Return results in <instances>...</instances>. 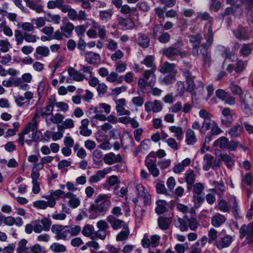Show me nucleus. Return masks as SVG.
Wrapping results in <instances>:
<instances>
[{"label": "nucleus", "instance_id": "f257e3e1", "mask_svg": "<svg viewBox=\"0 0 253 253\" xmlns=\"http://www.w3.org/2000/svg\"><path fill=\"white\" fill-rule=\"evenodd\" d=\"M136 197L132 200L135 205V212L137 211V206H139L140 200H142L144 206H150L151 204V196L146 188L141 183L137 184L135 186Z\"/></svg>", "mask_w": 253, "mask_h": 253}, {"label": "nucleus", "instance_id": "f03ea898", "mask_svg": "<svg viewBox=\"0 0 253 253\" xmlns=\"http://www.w3.org/2000/svg\"><path fill=\"white\" fill-rule=\"evenodd\" d=\"M95 202L96 204H93L90 207L91 212H105L111 204L106 194H99L95 199Z\"/></svg>", "mask_w": 253, "mask_h": 253}, {"label": "nucleus", "instance_id": "7ed1b4c3", "mask_svg": "<svg viewBox=\"0 0 253 253\" xmlns=\"http://www.w3.org/2000/svg\"><path fill=\"white\" fill-rule=\"evenodd\" d=\"M156 67H154L150 70H146L144 72L143 78H140L138 80V85L141 89H144L147 86L153 87L156 82V76L155 72Z\"/></svg>", "mask_w": 253, "mask_h": 253}, {"label": "nucleus", "instance_id": "20e7f679", "mask_svg": "<svg viewBox=\"0 0 253 253\" xmlns=\"http://www.w3.org/2000/svg\"><path fill=\"white\" fill-rule=\"evenodd\" d=\"M207 43L202 44L201 45L200 53L204 65H210L211 61V57L210 52L208 50V46H210L213 40V33L211 27H209L208 30V34L206 37Z\"/></svg>", "mask_w": 253, "mask_h": 253}, {"label": "nucleus", "instance_id": "39448f33", "mask_svg": "<svg viewBox=\"0 0 253 253\" xmlns=\"http://www.w3.org/2000/svg\"><path fill=\"white\" fill-rule=\"evenodd\" d=\"M32 223L34 226V231L37 233H40L42 231H49L51 225V221L48 218L43 217L41 220L32 221Z\"/></svg>", "mask_w": 253, "mask_h": 253}, {"label": "nucleus", "instance_id": "423d86ee", "mask_svg": "<svg viewBox=\"0 0 253 253\" xmlns=\"http://www.w3.org/2000/svg\"><path fill=\"white\" fill-rule=\"evenodd\" d=\"M51 232L55 234L56 240H67L70 238L68 235L67 226L59 224L52 225L51 228Z\"/></svg>", "mask_w": 253, "mask_h": 253}, {"label": "nucleus", "instance_id": "0eeeda50", "mask_svg": "<svg viewBox=\"0 0 253 253\" xmlns=\"http://www.w3.org/2000/svg\"><path fill=\"white\" fill-rule=\"evenodd\" d=\"M240 237L241 239L246 237L247 243L252 244L253 243V224L250 223L248 225H242L239 229Z\"/></svg>", "mask_w": 253, "mask_h": 253}, {"label": "nucleus", "instance_id": "6e6552de", "mask_svg": "<svg viewBox=\"0 0 253 253\" xmlns=\"http://www.w3.org/2000/svg\"><path fill=\"white\" fill-rule=\"evenodd\" d=\"M160 239L161 236L158 235H153L149 238L145 234L141 240V245L144 248H156L160 245Z\"/></svg>", "mask_w": 253, "mask_h": 253}, {"label": "nucleus", "instance_id": "1a4fd4ad", "mask_svg": "<svg viewBox=\"0 0 253 253\" xmlns=\"http://www.w3.org/2000/svg\"><path fill=\"white\" fill-rule=\"evenodd\" d=\"M163 54L170 60H174L175 56L179 55L181 58L186 57L188 54L186 51H181L178 48L169 47L163 51Z\"/></svg>", "mask_w": 253, "mask_h": 253}, {"label": "nucleus", "instance_id": "9d476101", "mask_svg": "<svg viewBox=\"0 0 253 253\" xmlns=\"http://www.w3.org/2000/svg\"><path fill=\"white\" fill-rule=\"evenodd\" d=\"M34 98V93L30 91H27L24 93V96L17 95L15 97V101L19 107L28 106L30 100Z\"/></svg>", "mask_w": 253, "mask_h": 253}, {"label": "nucleus", "instance_id": "9b49d317", "mask_svg": "<svg viewBox=\"0 0 253 253\" xmlns=\"http://www.w3.org/2000/svg\"><path fill=\"white\" fill-rule=\"evenodd\" d=\"M112 170V169L111 167H107L102 170L97 171L95 174L89 177V183L90 184L98 183L102 179L104 178L107 174L110 173Z\"/></svg>", "mask_w": 253, "mask_h": 253}, {"label": "nucleus", "instance_id": "f8f14e48", "mask_svg": "<svg viewBox=\"0 0 253 253\" xmlns=\"http://www.w3.org/2000/svg\"><path fill=\"white\" fill-rule=\"evenodd\" d=\"M221 122L226 126H229L234 121L233 114L229 108H224L222 110Z\"/></svg>", "mask_w": 253, "mask_h": 253}, {"label": "nucleus", "instance_id": "ddd939ff", "mask_svg": "<svg viewBox=\"0 0 253 253\" xmlns=\"http://www.w3.org/2000/svg\"><path fill=\"white\" fill-rule=\"evenodd\" d=\"M84 56L85 61L90 65H96L101 61L100 55L93 51H86L84 53Z\"/></svg>", "mask_w": 253, "mask_h": 253}, {"label": "nucleus", "instance_id": "4468645a", "mask_svg": "<svg viewBox=\"0 0 253 253\" xmlns=\"http://www.w3.org/2000/svg\"><path fill=\"white\" fill-rule=\"evenodd\" d=\"M115 102L116 105V110L118 116L130 115V111L125 109V107L126 105V100L125 98L117 99Z\"/></svg>", "mask_w": 253, "mask_h": 253}, {"label": "nucleus", "instance_id": "2eb2a0df", "mask_svg": "<svg viewBox=\"0 0 253 253\" xmlns=\"http://www.w3.org/2000/svg\"><path fill=\"white\" fill-rule=\"evenodd\" d=\"M66 193L64 191L61 189L56 190L55 191L51 190L49 195H44L42 197L49 201L53 200L54 202V206L56 204V200L59 199H65Z\"/></svg>", "mask_w": 253, "mask_h": 253}, {"label": "nucleus", "instance_id": "dca6fc26", "mask_svg": "<svg viewBox=\"0 0 253 253\" xmlns=\"http://www.w3.org/2000/svg\"><path fill=\"white\" fill-rule=\"evenodd\" d=\"M233 242V238L231 236L227 235L220 238L217 242H215V246L219 250L229 247Z\"/></svg>", "mask_w": 253, "mask_h": 253}, {"label": "nucleus", "instance_id": "f3484780", "mask_svg": "<svg viewBox=\"0 0 253 253\" xmlns=\"http://www.w3.org/2000/svg\"><path fill=\"white\" fill-rule=\"evenodd\" d=\"M145 110L149 112L152 111L153 113H158L162 109V105L159 100H155L154 102H147L144 105Z\"/></svg>", "mask_w": 253, "mask_h": 253}, {"label": "nucleus", "instance_id": "a211bd4d", "mask_svg": "<svg viewBox=\"0 0 253 253\" xmlns=\"http://www.w3.org/2000/svg\"><path fill=\"white\" fill-rule=\"evenodd\" d=\"M106 219L107 221L111 224L113 229L114 230L118 229L121 227H123V229L125 227H127L126 224L123 220L119 219L113 215H109L107 216Z\"/></svg>", "mask_w": 253, "mask_h": 253}, {"label": "nucleus", "instance_id": "6ab92c4d", "mask_svg": "<svg viewBox=\"0 0 253 253\" xmlns=\"http://www.w3.org/2000/svg\"><path fill=\"white\" fill-rule=\"evenodd\" d=\"M65 198H68V205L72 209L77 208L81 204V201L78 196L72 192H68L66 193Z\"/></svg>", "mask_w": 253, "mask_h": 253}, {"label": "nucleus", "instance_id": "aec40b11", "mask_svg": "<svg viewBox=\"0 0 253 253\" xmlns=\"http://www.w3.org/2000/svg\"><path fill=\"white\" fill-rule=\"evenodd\" d=\"M145 166L153 177H157L159 175L160 171L157 167L155 160H151L148 159L147 160H145Z\"/></svg>", "mask_w": 253, "mask_h": 253}, {"label": "nucleus", "instance_id": "412c9836", "mask_svg": "<svg viewBox=\"0 0 253 253\" xmlns=\"http://www.w3.org/2000/svg\"><path fill=\"white\" fill-rule=\"evenodd\" d=\"M182 76L185 78L186 82L188 84V88L193 89L195 84L194 82V77L192 76V73L187 69H181Z\"/></svg>", "mask_w": 253, "mask_h": 253}, {"label": "nucleus", "instance_id": "4be33fe9", "mask_svg": "<svg viewBox=\"0 0 253 253\" xmlns=\"http://www.w3.org/2000/svg\"><path fill=\"white\" fill-rule=\"evenodd\" d=\"M60 29L65 38H70L73 36V31L75 29V26L71 22H68L61 26Z\"/></svg>", "mask_w": 253, "mask_h": 253}, {"label": "nucleus", "instance_id": "5701e85b", "mask_svg": "<svg viewBox=\"0 0 253 253\" xmlns=\"http://www.w3.org/2000/svg\"><path fill=\"white\" fill-rule=\"evenodd\" d=\"M202 39V37L201 34L190 36V41L193 44L192 53L195 56L199 55L198 49L197 46L201 43Z\"/></svg>", "mask_w": 253, "mask_h": 253}, {"label": "nucleus", "instance_id": "b1692460", "mask_svg": "<svg viewBox=\"0 0 253 253\" xmlns=\"http://www.w3.org/2000/svg\"><path fill=\"white\" fill-rule=\"evenodd\" d=\"M226 220V217L220 214L219 213H216L211 218V225L216 228L221 226Z\"/></svg>", "mask_w": 253, "mask_h": 253}, {"label": "nucleus", "instance_id": "393cba45", "mask_svg": "<svg viewBox=\"0 0 253 253\" xmlns=\"http://www.w3.org/2000/svg\"><path fill=\"white\" fill-rule=\"evenodd\" d=\"M175 67L174 64L166 62L162 65L160 69V72L163 74H177V71L175 69Z\"/></svg>", "mask_w": 253, "mask_h": 253}, {"label": "nucleus", "instance_id": "a878e982", "mask_svg": "<svg viewBox=\"0 0 253 253\" xmlns=\"http://www.w3.org/2000/svg\"><path fill=\"white\" fill-rule=\"evenodd\" d=\"M185 143L188 145H193L197 141V138L194 130L188 128L185 132Z\"/></svg>", "mask_w": 253, "mask_h": 253}, {"label": "nucleus", "instance_id": "bb28decb", "mask_svg": "<svg viewBox=\"0 0 253 253\" xmlns=\"http://www.w3.org/2000/svg\"><path fill=\"white\" fill-rule=\"evenodd\" d=\"M33 206L38 209L44 210L47 207L53 208L54 207V202L53 200L47 201L43 200H38L33 203Z\"/></svg>", "mask_w": 253, "mask_h": 253}, {"label": "nucleus", "instance_id": "cd10ccee", "mask_svg": "<svg viewBox=\"0 0 253 253\" xmlns=\"http://www.w3.org/2000/svg\"><path fill=\"white\" fill-rule=\"evenodd\" d=\"M69 75L73 80L77 82H81L85 78V75L75 70L73 67H70L67 70Z\"/></svg>", "mask_w": 253, "mask_h": 253}, {"label": "nucleus", "instance_id": "c85d7f7f", "mask_svg": "<svg viewBox=\"0 0 253 253\" xmlns=\"http://www.w3.org/2000/svg\"><path fill=\"white\" fill-rule=\"evenodd\" d=\"M113 14V11L111 9L101 10L99 13V18L103 23H107L111 20Z\"/></svg>", "mask_w": 253, "mask_h": 253}, {"label": "nucleus", "instance_id": "c756f323", "mask_svg": "<svg viewBox=\"0 0 253 253\" xmlns=\"http://www.w3.org/2000/svg\"><path fill=\"white\" fill-rule=\"evenodd\" d=\"M106 80L115 84H121L123 81V76H119L115 71H112L107 77Z\"/></svg>", "mask_w": 253, "mask_h": 253}, {"label": "nucleus", "instance_id": "7c9ffc66", "mask_svg": "<svg viewBox=\"0 0 253 253\" xmlns=\"http://www.w3.org/2000/svg\"><path fill=\"white\" fill-rule=\"evenodd\" d=\"M243 131V126L239 124H236L229 130L228 133L231 137L236 138L240 136Z\"/></svg>", "mask_w": 253, "mask_h": 253}, {"label": "nucleus", "instance_id": "2f4dec72", "mask_svg": "<svg viewBox=\"0 0 253 253\" xmlns=\"http://www.w3.org/2000/svg\"><path fill=\"white\" fill-rule=\"evenodd\" d=\"M235 37L240 40L246 41L249 39L250 37L246 29L244 27H239L233 31Z\"/></svg>", "mask_w": 253, "mask_h": 253}, {"label": "nucleus", "instance_id": "473e14b6", "mask_svg": "<svg viewBox=\"0 0 253 253\" xmlns=\"http://www.w3.org/2000/svg\"><path fill=\"white\" fill-rule=\"evenodd\" d=\"M50 54V49L45 46H39L36 47L34 56L36 59H38V55L43 57H46Z\"/></svg>", "mask_w": 253, "mask_h": 253}, {"label": "nucleus", "instance_id": "72a5a7b5", "mask_svg": "<svg viewBox=\"0 0 253 253\" xmlns=\"http://www.w3.org/2000/svg\"><path fill=\"white\" fill-rule=\"evenodd\" d=\"M137 42L140 46L145 48L149 45L150 39L147 35L144 34L138 33Z\"/></svg>", "mask_w": 253, "mask_h": 253}, {"label": "nucleus", "instance_id": "f704fd0d", "mask_svg": "<svg viewBox=\"0 0 253 253\" xmlns=\"http://www.w3.org/2000/svg\"><path fill=\"white\" fill-rule=\"evenodd\" d=\"M171 222V220L170 218L161 216L158 219V226L163 230L169 229Z\"/></svg>", "mask_w": 253, "mask_h": 253}, {"label": "nucleus", "instance_id": "c9c22d12", "mask_svg": "<svg viewBox=\"0 0 253 253\" xmlns=\"http://www.w3.org/2000/svg\"><path fill=\"white\" fill-rule=\"evenodd\" d=\"M92 26L98 31V37L101 40H104L106 37L107 31L104 26H101L94 20H92Z\"/></svg>", "mask_w": 253, "mask_h": 253}, {"label": "nucleus", "instance_id": "e433bc0d", "mask_svg": "<svg viewBox=\"0 0 253 253\" xmlns=\"http://www.w3.org/2000/svg\"><path fill=\"white\" fill-rule=\"evenodd\" d=\"M229 88H230L231 92L234 94L238 95L241 99V97H243V95L244 94L243 90L241 86L236 84L234 82H231Z\"/></svg>", "mask_w": 253, "mask_h": 253}, {"label": "nucleus", "instance_id": "4c0bfd02", "mask_svg": "<svg viewBox=\"0 0 253 253\" xmlns=\"http://www.w3.org/2000/svg\"><path fill=\"white\" fill-rule=\"evenodd\" d=\"M169 131L174 133V136L178 140H181L183 138V131L181 126H172L169 127Z\"/></svg>", "mask_w": 253, "mask_h": 253}, {"label": "nucleus", "instance_id": "58836bf2", "mask_svg": "<svg viewBox=\"0 0 253 253\" xmlns=\"http://www.w3.org/2000/svg\"><path fill=\"white\" fill-rule=\"evenodd\" d=\"M217 205L215 207L216 209L223 212H228L229 211V208L226 201L219 196L217 200Z\"/></svg>", "mask_w": 253, "mask_h": 253}, {"label": "nucleus", "instance_id": "ea45409f", "mask_svg": "<svg viewBox=\"0 0 253 253\" xmlns=\"http://www.w3.org/2000/svg\"><path fill=\"white\" fill-rule=\"evenodd\" d=\"M111 112V106L108 104L105 103H101L95 107L94 109V112L95 113H102L104 112L105 113L108 114Z\"/></svg>", "mask_w": 253, "mask_h": 253}, {"label": "nucleus", "instance_id": "a19ab883", "mask_svg": "<svg viewBox=\"0 0 253 253\" xmlns=\"http://www.w3.org/2000/svg\"><path fill=\"white\" fill-rule=\"evenodd\" d=\"M240 100L242 111L246 115H251L253 113L252 109L246 100L245 97H241Z\"/></svg>", "mask_w": 253, "mask_h": 253}, {"label": "nucleus", "instance_id": "79ce46f5", "mask_svg": "<svg viewBox=\"0 0 253 253\" xmlns=\"http://www.w3.org/2000/svg\"><path fill=\"white\" fill-rule=\"evenodd\" d=\"M209 237V243L215 245V242H217L218 232L213 228H211L208 232Z\"/></svg>", "mask_w": 253, "mask_h": 253}, {"label": "nucleus", "instance_id": "37998d69", "mask_svg": "<svg viewBox=\"0 0 253 253\" xmlns=\"http://www.w3.org/2000/svg\"><path fill=\"white\" fill-rule=\"evenodd\" d=\"M186 184H194L196 180V174L194 170L188 169L184 174Z\"/></svg>", "mask_w": 253, "mask_h": 253}, {"label": "nucleus", "instance_id": "c03bdc74", "mask_svg": "<svg viewBox=\"0 0 253 253\" xmlns=\"http://www.w3.org/2000/svg\"><path fill=\"white\" fill-rule=\"evenodd\" d=\"M66 226L68 235H70V237L77 236L81 232V227L80 225L72 224Z\"/></svg>", "mask_w": 253, "mask_h": 253}, {"label": "nucleus", "instance_id": "a18cd8bd", "mask_svg": "<svg viewBox=\"0 0 253 253\" xmlns=\"http://www.w3.org/2000/svg\"><path fill=\"white\" fill-rule=\"evenodd\" d=\"M253 49V43H245L241 47L240 49V53L242 56L244 57H248L251 54Z\"/></svg>", "mask_w": 253, "mask_h": 253}, {"label": "nucleus", "instance_id": "49530a36", "mask_svg": "<svg viewBox=\"0 0 253 253\" xmlns=\"http://www.w3.org/2000/svg\"><path fill=\"white\" fill-rule=\"evenodd\" d=\"M213 156L210 154H206L204 157L203 169L205 171L209 170L213 164Z\"/></svg>", "mask_w": 253, "mask_h": 253}, {"label": "nucleus", "instance_id": "de8ad7c7", "mask_svg": "<svg viewBox=\"0 0 253 253\" xmlns=\"http://www.w3.org/2000/svg\"><path fill=\"white\" fill-rule=\"evenodd\" d=\"M39 122L35 118H33L32 122H29L23 129L25 132L28 134L31 131H34L38 128Z\"/></svg>", "mask_w": 253, "mask_h": 253}, {"label": "nucleus", "instance_id": "09e8293b", "mask_svg": "<svg viewBox=\"0 0 253 253\" xmlns=\"http://www.w3.org/2000/svg\"><path fill=\"white\" fill-rule=\"evenodd\" d=\"M228 139L224 136L220 137L216 139L213 143V146L219 147L221 149L226 148L228 146Z\"/></svg>", "mask_w": 253, "mask_h": 253}, {"label": "nucleus", "instance_id": "8fccbe9b", "mask_svg": "<svg viewBox=\"0 0 253 253\" xmlns=\"http://www.w3.org/2000/svg\"><path fill=\"white\" fill-rule=\"evenodd\" d=\"M45 19L48 22H52L54 24H59L61 17L58 14H53L49 12L45 15Z\"/></svg>", "mask_w": 253, "mask_h": 253}, {"label": "nucleus", "instance_id": "3c124183", "mask_svg": "<svg viewBox=\"0 0 253 253\" xmlns=\"http://www.w3.org/2000/svg\"><path fill=\"white\" fill-rule=\"evenodd\" d=\"M121 12L124 14H130L134 15H138L137 9L135 7L131 8L127 4H124L121 7Z\"/></svg>", "mask_w": 253, "mask_h": 253}, {"label": "nucleus", "instance_id": "603ef678", "mask_svg": "<svg viewBox=\"0 0 253 253\" xmlns=\"http://www.w3.org/2000/svg\"><path fill=\"white\" fill-rule=\"evenodd\" d=\"M14 87H17L19 89L28 90L30 88V85L20 78H15Z\"/></svg>", "mask_w": 253, "mask_h": 253}, {"label": "nucleus", "instance_id": "864d4df0", "mask_svg": "<svg viewBox=\"0 0 253 253\" xmlns=\"http://www.w3.org/2000/svg\"><path fill=\"white\" fill-rule=\"evenodd\" d=\"M12 45L7 39L0 40V50L2 53H6L9 51Z\"/></svg>", "mask_w": 253, "mask_h": 253}, {"label": "nucleus", "instance_id": "5fc2aeb1", "mask_svg": "<svg viewBox=\"0 0 253 253\" xmlns=\"http://www.w3.org/2000/svg\"><path fill=\"white\" fill-rule=\"evenodd\" d=\"M50 249L56 253H63L67 251L66 247L58 243H54L50 246Z\"/></svg>", "mask_w": 253, "mask_h": 253}, {"label": "nucleus", "instance_id": "6e6d98bb", "mask_svg": "<svg viewBox=\"0 0 253 253\" xmlns=\"http://www.w3.org/2000/svg\"><path fill=\"white\" fill-rule=\"evenodd\" d=\"M129 235V231L128 227H125L116 236L117 241H124L127 239Z\"/></svg>", "mask_w": 253, "mask_h": 253}, {"label": "nucleus", "instance_id": "4d7b16f0", "mask_svg": "<svg viewBox=\"0 0 253 253\" xmlns=\"http://www.w3.org/2000/svg\"><path fill=\"white\" fill-rule=\"evenodd\" d=\"M0 30L3 32V34L8 37H11L13 35V32L11 29L6 25V22L3 20L0 24Z\"/></svg>", "mask_w": 253, "mask_h": 253}, {"label": "nucleus", "instance_id": "13d9d810", "mask_svg": "<svg viewBox=\"0 0 253 253\" xmlns=\"http://www.w3.org/2000/svg\"><path fill=\"white\" fill-rule=\"evenodd\" d=\"M14 38L17 45H20L23 44L25 40V34L23 35L21 31L19 30L14 31Z\"/></svg>", "mask_w": 253, "mask_h": 253}, {"label": "nucleus", "instance_id": "bf43d9fd", "mask_svg": "<svg viewBox=\"0 0 253 253\" xmlns=\"http://www.w3.org/2000/svg\"><path fill=\"white\" fill-rule=\"evenodd\" d=\"M92 157L94 163L96 165H99L103 160V153L101 151L96 149L94 151L92 154Z\"/></svg>", "mask_w": 253, "mask_h": 253}, {"label": "nucleus", "instance_id": "052dcab7", "mask_svg": "<svg viewBox=\"0 0 253 253\" xmlns=\"http://www.w3.org/2000/svg\"><path fill=\"white\" fill-rule=\"evenodd\" d=\"M93 230L94 227L92 225L86 224L83 227L82 230L81 229V232L85 237H91L93 235Z\"/></svg>", "mask_w": 253, "mask_h": 253}, {"label": "nucleus", "instance_id": "680f3d73", "mask_svg": "<svg viewBox=\"0 0 253 253\" xmlns=\"http://www.w3.org/2000/svg\"><path fill=\"white\" fill-rule=\"evenodd\" d=\"M156 204L157 205V207L155 209V211L158 214H162L166 211V201L163 200H158L156 202Z\"/></svg>", "mask_w": 253, "mask_h": 253}, {"label": "nucleus", "instance_id": "e2e57ef3", "mask_svg": "<svg viewBox=\"0 0 253 253\" xmlns=\"http://www.w3.org/2000/svg\"><path fill=\"white\" fill-rule=\"evenodd\" d=\"M17 26L27 32H33L35 30L34 25L30 22L19 23L17 24Z\"/></svg>", "mask_w": 253, "mask_h": 253}, {"label": "nucleus", "instance_id": "0e129e2a", "mask_svg": "<svg viewBox=\"0 0 253 253\" xmlns=\"http://www.w3.org/2000/svg\"><path fill=\"white\" fill-rule=\"evenodd\" d=\"M213 185L215 186L217 189V194L221 197V195L225 192V186L223 182L213 181Z\"/></svg>", "mask_w": 253, "mask_h": 253}, {"label": "nucleus", "instance_id": "69168bd1", "mask_svg": "<svg viewBox=\"0 0 253 253\" xmlns=\"http://www.w3.org/2000/svg\"><path fill=\"white\" fill-rule=\"evenodd\" d=\"M107 43L106 44V47L110 51H115L118 48V42L112 39H108Z\"/></svg>", "mask_w": 253, "mask_h": 253}, {"label": "nucleus", "instance_id": "338daca9", "mask_svg": "<svg viewBox=\"0 0 253 253\" xmlns=\"http://www.w3.org/2000/svg\"><path fill=\"white\" fill-rule=\"evenodd\" d=\"M176 74H168L165 76L162 80V82L166 85H169L175 81Z\"/></svg>", "mask_w": 253, "mask_h": 253}, {"label": "nucleus", "instance_id": "774afa93", "mask_svg": "<svg viewBox=\"0 0 253 253\" xmlns=\"http://www.w3.org/2000/svg\"><path fill=\"white\" fill-rule=\"evenodd\" d=\"M175 87L177 91V95L179 96H183L186 91L184 83L181 81H178L175 84Z\"/></svg>", "mask_w": 253, "mask_h": 253}]
</instances>
